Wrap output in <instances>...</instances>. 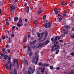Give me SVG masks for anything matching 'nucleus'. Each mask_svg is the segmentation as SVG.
Returning a JSON list of instances; mask_svg holds the SVG:
<instances>
[{
  "mask_svg": "<svg viewBox=\"0 0 74 74\" xmlns=\"http://www.w3.org/2000/svg\"><path fill=\"white\" fill-rule=\"evenodd\" d=\"M67 12V10H65V15L66 16V15H67V13H66Z\"/></svg>",
  "mask_w": 74,
  "mask_h": 74,
  "instance_id": "nucleus-61",
  "label": "nucleus"
},
{
  "mask_svg": "<svg viewBox=\"0 0 74 74\" xmlns=\"http://www.w3.org/2000/svg\"><path fill=\"white\" fill-rule=\"evenodd\" d=\"M22 18L21 17L19 18V22L20 23H21L22 22V20L21 19Z\"/></svg>",
  "mask_w": 74,
  "mask_h": 74,
  "instance_id": "nucleus-23",
  "label": "nucleus"
},
{
  "mask_svg": "<svg viewBox=\"0 0 74 74\" xmlns=\"http://www.w3.org/2000/svg\"><path fill=\"white\" fill-rule=\"evenodd\" d=\"M26 12L27 13L29 12V6L27 7V9L26 10Z\"/></svg>",
  "mask_w": 74,
  "mask_h": 74,
  "instance_id": "nucleus-24",
  "label": "nucleus"
},
{
  "mask_svg": "<svg viewBox=\"0 0 74 74\" xmlns=\"http://www.w3.org/2000/svg\"><path fill=\"white\" fill-rule=\"evenodd\" d=\"M41 39H42V38L41 37H40L39 38H38V40L39 41H41Z\"/></svg>",
  "mask_w": 74,
  "mask_h": 74,
  "instance_id": "nucleus-53",
  "label": "nucleus"
},
{
  "mask_svg": "<svg viewBox=\"0 0 74 74\" xmlns=\"http://www.w3.org/2000/svg\"><path fill=\"white\" fill-rule=\"evenodd\" d=\"M27 42V38H26V37H25L23 40V42Z\"/></svg>",
  "mask_w": 74,
  "mask_h": 74,
  "instance_id": "nucleus-15",
  "label": "nucleus"
},
{
  "mask_svg": "<svg viewBox=\"0 0 74 74\" xmlns=\"http://www.w3.org/2000/svg\"><path fill=\"white\" fill-rule=\"evenodd\" d=\"M47 26L48 23H46V24H45V28H47Z\"/></svg>",
  "mask_w": 74,
  "mask_h": 74,
  "instance_id": "nucleus-31",
  "label": "nucleus"
},
{
  "mask_svg": "<svg viewBox=\"0 0 74 74\" xmlns=\"http://www.w3.org/2000/svg\"><path fill=\"white\" fill-rule=\"evenodd\" d=\"M59 69H60V67H58L56 68V70H58Z\"/></svg>",
  "mask_w": 74,
  "mask_h": 74,
  "instance_id": "nucleus-47",
  "label": "nucleus"
},
{
  "mask_svg": "<svg viewBox=\"0 0 74 74\" xmlns=\"http://www.w3.org/2000/svg\"><path fill=\"white\" fill-rule=\"evenodd\" d=\"M31 1H29L28 2V4H31Z\"/></svg>",
  "mask_w": 74,
  "mask_h": 74,
  "instance_id": "nucleus-60",
  "label": "nucleus"
},
{
  "mask_svg": "<svg viewBox=\"0 0 74 74\" xmlns=\"http://www.w3.org/2000/svg\"><path fill=\"white\" fill-rule=\"evenodd\" d=\"M2 51H3V52H4V51H5V48H3L2 49Z\"/></svg>",
  "mask_w": 74,
  "mask_h": 74,
  "instance_id": "nucleus-46",
  "label": "nucleus"
},
{
  "mask_svg": "<svg viewBox=\"0 0 74 74\" xmlns=\"http://www.w3.org/2000/svg\"><path fill=\"white\" fill-rule=\"evenodd\" d=\"M49 42H50L49 40H47L45 42V45H47V44H48Z\"/></svg>",
  "mask_w": 74,
  "mask_h": 74,
  "instance_id": "nucleus-14",
  "label": "nucleus"
},
{
  "mask_svg": "<svg viewBox=\"0 0 74 74\" xmlns=\"http://www.w3.org/2000/svg\"><path fill=\"white\" fill-rule=\"evenodd\" d=\"M23 25V24L22 23L19 24V23H18L17 24V26H18V27H21V26H22Z\"/></svg>",
  "mask_w": 74,
  "mask_h": 74,
  "instance_id": "nucleus-11",
  "label": "nucleus"
},
{
  "mask_svg": "<svg viewBox=\"0 0 74 74\" xmlns=\"http://www.w3.org/2000/svg\"><path fill=\"white\" fill-rule=\"evenodd\" d=\"M13 65H12V66H15V62H12Z\"/></svg>",
  "mask_w": 74,
  "mask_h": 74,
  "instance_id": "nucleus-40",
  "label": "nucleus"
},
{
  "mask_svg": "<svg viewBox=\"0 0 74 74\" xmlns=\"http://www.w3.org/2000/svg\"><path fill=\"white\" fill-rule=\"evenodd\" d=\"M48 32H45V37H47V36H48Z\"/></svg>",
  "mask_w": 74,
  "mask_h": 74,
  "instance_id": "nucleus-32",
  "label": "nucleus"
},
{
  "mask_svg": "<svg viewBox=\"0 0 74 74\" xmlns=\"http://www.w3.org/2000/svg\"><path fill=\"white\" fill-rule=\"evenodd\" d=\"M74 74V71H73V70L72 69L71 71V74Z\"/></svg>",
  "mask_w": 74,
  "mask_h": 74,
  "instance_id": "nucleus-33",
  "label": "nucleus"
},
{
  "mask_svg": "<svg viewBox=\"0 0 74 74\" xmlns=\"http://www.w3.org/2000/svg\"><path fill=\"white\" fill-rule=\"evenodd\" d=\"M40 71L41 73H44V71L43 70H41Z\"/></svg>",
  "mask_w": 74,
  "mask_h": 74,
  "instance_id": "nucleus-63",
  "label": "nucleus"
},
{
  "mask_svg": "<svg viewBox=\"0 0 74 74\" xmlns=\"http://www.w3.org/2000/svg\"><path fill=\"white\" fill-rule=\"evenodd\" d=\"M63 15L64 16H62V19H64L65 18V17H64V16H65V13Z\"/></svg>",
  "mask_w": 74,
  "mask_h": 74,
  "instance_id": "nucleus-37",
  "label": "nucleus"
},
{
  "mask_svg": "<svg viewBox=\"0 0 74 74\" xmlns=\"http://www.w3.org/2000/svg\"><path fill=\"white\" fill-rule=\"evenodd\" d=\"M42 10L38 11V15H40V14L42 13Z\"/></svg>",
  "mask_w": 74,
  "mask_h": 74,
  "instance_id": "nucleus-21",
  "label": "nucleus"
},
{
  "mask_svg": "<svg viewBox=\"0 0 74 74\" xmlns=\"http://www.w3.org/2000/svg\"><path fill=\"white\" fill-rule=\"evenodd\" d=\"M7 58H8V55L7 54L5 55L4 56V59L5 60H6L7 59Z\"/></svg>",
  "mask_w": 74,
  "mask_h": 74,
  "instance_id": "nucleus-20",
  "label": "nucleus"
},
{
  "mask_svg": "<svg viewBox=\"0 0 74 74\" xmlns=\"http://www.w3.org/2000/svg\"><path fill=\"white\" fill-rule=\"evenodd\" d=\"M42 47V43H40L36 47V48H38L39 47L41 48Z\"/></svg>",
  "mask_w": 74,
  "mask_h": 74,
  "instance_id": "nucleus-8",
  "label": "nucleus"
},
{
  "mask_svg": "<svg viewBox=\"0 0 74 74\" xmlns=\"http://www.w3.org/2000/svg\"><path fill=\"white\" fill-rule=\"evenodd\" d=\"M57 19H58V22H60V21L62 20V18L61 17H60L59 18H58Z\"/></svg>",
  "mask_w": 74,
  "mask_h": 74,
  "instance_id": "nucleus-16",
  "label": "nucleus"
},
{
  "mask_svg": "<svg viewBox=\"0 0 74 74\" xmlns=\"http://www.w3.org/2000/svg\"><path fill=\"white\" fill-rule=\"evenodd\" d=\"M60 4L61 5H65V4L64 3V2H62Z\"/></svg>",
  "mask_w": 74,
  "mask_h": 74,
  "instance_id": "nucleus-39",
  "label": "nucleus"
},
{
  "mask_svg": "<svg viewBox=\"0 0 74 74\" xmlns=\"http://www.w3.org/2000/svg\"><path fill=\"white\" fill-rule=\"evenodd\" d=\"M6 24L7 26H9V25H10V23L8 22H6Z\"/></svg>",
  "mask_w": 74,
  "mask_h": 74,
  "instance_id": "nucleus-45",
  "label": "nucleus"
},
{
  "mask_svg": "<svg viewBox=\"0 0 74 74\" xmlns=\"http://www.w3.org/2000/svg\"><path fill=\"white\" fill-rule=\"evenodd\" d=\"M55 14L56 15H57V14H59V12L57 11V12H55Z\"/></svg>",
  "mask_w": 74,
  "mask_h": 74,
  "instance_id": "nucleus-44",
  "label": "nucleus"
},
{
  "mask_svg": "<svg viewBox=\"0 0 74 74\" xmlns=\"http://www.w3.org/2000/svg\"><path fill=\"white\" fill-rule=\"evenodd\" d=\"M61 33H63L64 35H65V29H64L63 31H61Z\"/></svg>",
  "mask_w": 74,
  "mask_h": 74,
  "instance_id": "nucleus-18",
  "label": "nucleus"
},
{
  "mask_svg": "<svg viewBox=\"0 0 74 74\" xmlns=\"http://www.w3.org/2000/svg\"><path fill=\"white\" fill-rule=\"evenodd\" d=\"M47 25H48V26L47 27L48 28H49V27H51L52 25L51 24V23L49 22L48 23Z\"/></svg>",
  "mask_w": 74,
  "mask_h": 74,
  "instance_id": "nucleus-13",
  "label": "nucleus"
},
{
  "mask_svg": "<svg viewBox=\"0 0 74 74\" xmlns=\"http://www.w3.org/2000/svg\"><path fill=\"white\" fill-rule=\"evenodd\" d=\"M28 51H31V50H32V49L31 48V47L29 46H28Z\"/></svg>",
  "mask_w": 74,
  "mask_h": 74,
  "instance_id": "nucleus-17",
  "label": "nucleus"
},
{
  "mask_svg": "<svg viewBox=\"0 0 74 74\" xmlns=\"http://www.w3.org/2000/svg\"><path fill=\"white\" fill-rule=\"evenodd\" d=\"M36 42V40H35L34 41H33V42H30L29 43V44L30 45H34Z\"/></svg>",
  "mask_w": 74,
  "mask_h": 74,
  "instance_id": "nucleus-6",
  "label": "nucleus"
},
{
  "mask_svg": "<svg viewBox=\"0 0 74 74\" xmlns=\"http://www.w3.org/2000/svg\"><path fill=\"white\" fill-rule=\"evenodd\" d=\"M38 65L42 66L43 67H46V66H49V64H48L43 63L41 62H40L38 63Z\"/></svg>",
  "mask_w": 74,
  "mask_h": 74,
  "instance_id": "nucleus-3",
  "label": "nucleus"
},
{
  "mask_svg": "<svg viewBox=\"0 0 74 74\" xmlns=\"http://www.w3.org/2000/svg\"><path fill=\"white\" fill-rule=\"evenodd\" d=\"M11 57H10L8 58V60H11Z\"/></svg>",
  "mask_w": 74,
  "mask_h": 74,
  "instance_id": "nucleus-54",
  "label": "nucleus"
},
{
  "mask_svg": "<svg viewBox=\"0 0 74 74\" xmlns=\"http://www.w3.org/2000/svg\"><path fill=\"white\" fill-rule=\"evenodd\" d=\"M16 2H17V1L16 0H13V3L14 5H16Z\"/></svg>",
  "mask_w": 74,
  "mask_h": 74,
  "instance_id": "nucleus-9",
  "label": "nucleus"
},
{
  "mask_svg": "<svg viewBox=\"0 0 74 74\" xmlns=\"http://www.w3.org/2000/svg\"><path fill=\"white\" fill-rule=\"evenodd\" d=\"M18 20V17H15L14 19V21H17Z\"/></svg>",
  "mask_w": 74,
  "mask_h": 74,
  "instance_id": "nucleus-25",
  "label": "nucleus"
},
{
  "mask_svg": "<svg viewBox=\"0 0 74 74\" xmlns=\"http://www.w3.org/2000/svg\"><path fill=\"white\" fill-rule=\"evenodd\" d=\"M14 5H14H12L11 6L10 8L11 10H15V8H17V6L16 5Z\"/></svg>",
  "mask_w": 74,
  "mask_h": 74,
  "instance_id": "nucleus-5",
  "label": "nucleus"
},
{
  "mask_svg": "<svg viewBox=\"0 0 74 74\" xmlns=\"http://www.w3.org/2000/svg\"><path fill=\"white\" fill-rule=\"evenodd\" d=\"M8 43H11V38H8Z\"/></svg>",
  "mask_w": 74,
  "mask_h": 74,
  "instance_id": "nucleus-27",
  "label": "nucleus"
},
{
  "mask_svg": "<svg viewBox=\"0 0 74 74\" xmlns=\"http://www.w3.org/2000/svg\"><path fill=\"white\" fill-rule=\"evenodd\" d=\"M71 56H74V52H72L71 53Z\"/></svg>",
  "mask_w": 74,
  "mask_h": 74,
  "instance_id": "nucleus-43",
  "label": "nucleus"
},
{
  "mask_svg": "<svg viewBox=\"0 0 74 74\" xmlns=\"http://www.w3.org/2000/svg\"><path fill=\"white\" fill-rule=\"evenodd\" d=\"M29 56H31L33 55V51H32L29 53Z\"/></svg>",
  "mask_w": 74,
  "mask_h": 74,
  "instance_id": "nucleus-19",
  "label": "nucleus"
},
{
  "mask_svg": "<svg viewBox=\"0 0 74 74\" xmlns=\"http://www.w3.org/2000/svg\"><path fill=\"white\" fill-rule=\"evenodd\" d=\"M71 38H74V34H73V36L72 35H71Z\"/></svg>",
  "mask_w": 74,
  "mask_h": 74,
  "instance_id": "nucleus-42",
  "label": "nucleus"
},
{
  "mask_svg": "<svg viewBox=\"0 0 74 74\" xmlns=\"http://www.w3.org/2000/svg\"><path fill=\"white\" fill-rule=\"evenodd\" d=\"M25 7H26V6H27V3H25V4H24V5Z\"/></svg>",
  "mask_w": 74,
  "mask_h": 74,
  "instance_id": "nucleus-52",
  "label": "nucleus"
},
{
  "mask_svg": "<svg viewBox=\"0 0 74 74\" xmlns=\"http://www.w3.org/2000/svg\"><path fill=\"white\" fill-rule=\"evenodd\" d=\"M13 61L15 63H16L17 65V68H19V64L18 63V60L14 58Z\"/></svg>",
  "mask_w": 74,
  "mask_h": 74,
  "instance_id": "nucleus-4",
  "label": "nucleus"
},
{
  "mask_svg": "<svg viewBox=\"0 0 74 74\" xmlns=\"http://www.w3.org/2000/svg\"><path fill=\"white\" fill-rule=\"evenodd\" d=\"M5 39V36H3L2 37V40H4Z\"/></svg>",
  "mask_w": 74,
  "mask_h": 74,
  "instance_id": "nucleus-62",
  "label": "nucleus"
},
{
  "mask_svg": "<svg viewBox=\"0 0 74 74\" xmlns=\"http://www.w3.org/2000/svg\"><path fill=\"white\" fill-rule=\"evenodd\" d=\"M46 18V15H44L43 17V20H44Z\"/></svg>",
  "mask_w": 74,
  "mask_h": 74,
  "instance_id": "nucleus-36",
  "label": "nucleus"
},
{
  "mask_svg": "<svg viewBox=\"0 0 74 74\" xmlns=\"http://www.w3.org/2000/svg\"><path fill=\"white\" fill-rule=\"evenodd\" d=\"M24 63L25 65H28V60H24Z\"/></svg>",
  "mask_w": 74,
  "mask_h": 74,
  "instance_id": "nucleus-7",
  "label": "nucleus"
},
{
  "mask_svg": "<svg viewBox=\"0 0 74 74\" xmlns=\"http://www.w3.org/2000/svg\"><path fill=\"white\" fill-rule=\"evenodd\" d=\"M6 47L7 48L8 47H9V46L8 45V44H7L5 45Z\"/></svg>",
  "mask_w": 74,
  "mask_h": 74,
  "instance_id": "nucleus-48",
  "label": "nucleus"
},
{
  "mask_svg": "<svg viewBox=\"0 0 74 74\" xmlns=\"http://www.w3.org/2000/svg\"><path fill=\"white\" fill-rule=\"evenodd\" d=\"M58 36H57L56 37H55V38L54 39V41H56L57 40H58Z\"/></svg>",
  "mask_w": 74,
  "mask_h": 74,
  "instance_id": "nucleus-22",
  "label": "nucleus"
},
{
  "mask_svg": "<svg viewBox=\"0 0 74 74\" xmlns=\"http://www.w3.org/2000/svg\"><path fill=\"white\" fill-rule=\"evenodd\" d=\"M38 69H40V70H42L43 69V68L42 67H39Z\"/></svg>",
  "mask_w": 74,
  "mask_h": 74,
  "instance_id": "nucleus-57",
  "label": "nucleus"
},
{
  "mask_svg": "<svg viewBox=\"0 0 74 74\" xmlns=\"http://www.w3.org/2000/svg\"><path fill=\"white\" fill-rule=\"evenodd\" d=\"M7 51L8 53H10V50L9 49L7 50Z\"/></svg>",
  "mask_w": 74,
  "mask_h": 74,
  "instance_id": "nucleus-56",
  "label": "nucleus"
},
{
  "mask_svg": "<svg viewBox=\"0 0 74 74\" xmlns=\"http://www.w3.org/2000/svg\"><path fill=\"white\" fill-rule=\"evenodd\" d=\"M12 63L11 62V60H9L7 62V63H6L5 64V67L6 69H8V70L9 69H10V70H11V67L12 66ZM8 64H10V66L9 67V66H8Z\"/></svg>",
  "mask_w": 74,
  "mask_h": 74,
  "instance_id": "nucleus-2",
  "label": "nucleus"
},
{
  "mask_svg": "<svg viewBox=\"0 0 74 74\" xmlns=\"http://www.w3.org/2000/svg\"><path fill=\"white\" fill-rule=\"evenodd\" d=\"M29 70H31V71H33V72H34V71H35V69H32V68L30 67H29Z\"/></svg>",
  "mask_w": 74,
  "mask_h": 74,
  "instance_id": "nucleus-10",
  "label": "nucleus"
},
{
  "mask_svg": "<svg viewBox=\"0 0 74 74\" xmlns=\"http://www.w3.org/2000/svg\"><path fill=\"white\" fill-rule=\"evenodd\" d=\"M51 41L52 42H53L54 40H53V38H52L51 39Z\"/></svg>",
  "mask_w": 74,
  "mask_h": 74,
  "instance_id": "nucleus-50",
  "label": "nucleus"
},
{
  "mask_svg": "<svg viewBox=\"0 0 74 74\" xmlns=\"http://www.w3.org/2000/svg\"><path fill=\"white\" fill-rule=\"evenodd\" d=\"M28 74H31L30 73V71L29 70L28 71Z\"/></svg>",
  "mask_w": 74,
  "mask_h": 74,
  "instance_id": "nucleus-51",
  "label": "nucleus"
},
{
  "mask_svg": "<svg viewBox=\"0 0 74 74\" xmlns=\"http://www.w3.org/2000/svg\"><path fill=\"white\" fill-rule=\"evenodd\" d=\"M60 38H61V37H60V36H59L58 37V40H59V39H60Z\"/></svg>",
  "mask_w": 74,
  "mask_h": 74,
  "instance_id": "nucleus-55",
  "label": "nucleus"
},
{
  "mask_svg": "<svg viewBox=\"0 0 74 74\" xmlns=\"http://www.w3.org/2000/svg\"><path fill=\"white\" fill-rule=\"evenodd\" d=\"M11 36H12L13 37H14V34H13L11 35Z\"/></svg>",
  "mask_w": 74,
  "mask_h": 74,
  "instance_id": "nucleus-64",
  "label": "nucleus"
},
{
  "mask_svg": "<svg viewBox=\"0 0 74 74\" xmlns=\"http://www.w3.org/2000/svg\"><path fill=\"white\" fill-rule=\"evenodd\" d=\"M0 55L1 56L3 57L4 56V54L3 53H0Z\"/></svg>",
  "mask_w": 74,
  "mask_h": 74,
  "instance_id": "nucleus-38",
  "label": "nucleus"
},
{
  "mask_svg": "<svg viewBox=\"0 0 74 74\" xmlns=\"http://www.w3.org/2000/svg\"><path fill=\"white\" fill-rule=\"evenodd\" d=\"M50 68L51 70H53V66H50Z\"/></svg>",
  "mask_w": 74,
  "mask_h": 74,
  "instance_id": "nucleus-34",
  "label": "nucleus"
},
{
  "mask_svg": "<svg viewBox=\"0 0 74 74\" xmlns=\"http://www.w3.org/2000/svg\"><path fill=\"white\" fill-rule=\"evenodd\" d=\"M60 50L59 49H57L56 51V54H58V52H59Z\"/></svg>",
  "mask_w": 74,
  "mask_h": 74,
  "instance_id": "nucleus-28",
  "label": "nucleus"
},
{
  "mask_svg": "<svg viewBox=\"0 0 74 74\" xmlns=\"http://www.w3.org/2000/svg\"><path fill=\"white\" fill-rule=\"evenodd\" d=\"M31 40H34V38H33V37H32L31 38Z\"/></svg>",
  "mask_w": 74,
  "mask_h": 74,
  "instance_id": "nucleus-58",
  "label": "nucleus"
},
{
  "mask_svg": "<svg viewBox=\"0 0 74 74\" xmlns=\"http://www.w3.org/2000/svg\"><path fill=\"white\" fill-rule=\"evenodd\" d=\"M71 74L70 71H69L66 74Z\"/></svg>",
  "mask_w": 74,
  "mask_h": 74,
  "instance_id": "nucleus-59",
  "label": "nucleus"
},
{
  "mask_svg": "<svg viewBox=\"0 0 74 74\" xmlns=\"http://www.w3.org/2000/svg\"><path fill=\"white\" fill-rule=\"evenodd\" d=\"M54 48V46H53L51 47V52H53V51H54V49H53Z\"/></svg>",
  "mask_w": 74,
  "mask_h": 74,
  "instance_id": "nucleus-26",
  "label": "nucleus"
},
{
  "mask_svg": "<svg viewBox=\"0 0 74 74\" xmlns=\"http://www.w3.org/2000/svg\"><path fill=\"white\" fill-rule=\"evenodd\" d=\"M13 72L14 73V74H17V73H18V71L16 69H14L13 70Z\"/></svg>",
  "mask_w": 74,
  "mask_h": 74,
  "instance_id": "nucleus-12",
  "label": "nucleus"
},
{
  "mask_svg": "<svg viewBox=\"0 0 74 74\" xmlns=\"http://www.w3.org/2000/svg\"><path fill=\"white\" fill-rule=\"evenodd\" d=\"M54 11L55 12H56L57 11H58V9L57 8H55L54 10Z\"/></svg>",
  "mask_w": 74,
  "mask_h": 74,
  "instance_id": "nucleus-41",
  "label": "nucleus"
},
{
  "mask_svg": "<svg viewBox=\"0 0 74 74\" xmlns=\"http://www.w3.org/2000/svg\"><path fill=\"white\" fill-rule=\"evenodd\" d=\"M35 57H33L32 62L34 63L35 64H37V62H38V55L37 54V52L35 53Z\"/></svg>",
  "mask_w": 74,
  "mask_h": 74,
  "instance_id": "nucleus-1",
  "label": "nucleus"
},
{
  "mask_svg": "<svg viewBox=\"0 0 74 74\" xmlns=\"http://www.w3.org/2000/svg\"><path fill=\"white\" fill-rule=\"evenodd\" d=\"M44 33H45L44 32H43L42 33H40V35H43L44 34Z\"/></svg>",
  "mask_w": 74,
  "mask_h": 74,
  "instance_id": "nucleus-49",
  "label": "nucleus"
},
{
  "mask_svg": "<svg viewBox=\"0 0 74 74\" xmlns=\"http://www.w3.org/2000/svg\"><path fill=\"white\" fill-rule=\"evenodd\" d=\"M65 28L66 29H68L69 28V25L65 26Z\"/></svg>",
  "mask_w": 74,
  "mask_h": 74,
  "instance_id": "nucleus-35",
  "label": "nucleus"
},
{
  "mask_svg": "<svg viewBox=\"0 0 74 74\" xmlns=\"http://www.w3.org/2000/svg\"><path fill=\"white\" fill-rule=\"evenodd\" d=\"M37 23V20H36L34 22V24L36 25Z\"/></svg>",
  "mask_w": 74,
  "mask_h": 74,
  "instance_id": "nucleus-29",
  "label": "nucleus"
},
{
  "mask_svg": "<svg viewBox=\"0 0 74 74\" xmlns=\"http://www.w3.org/2000/svg\"><path fill=\"white\" fill-rule=\"evenodd\" d=\"M37 36H38V37H40V34L39 33H37Z\"/></svg>",
  "mask_w": 74,
  "mask_h": 74,
  "instance_id": "nucleus-30",
  "label": "nucleus"
}]
</instances>
